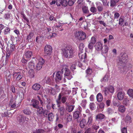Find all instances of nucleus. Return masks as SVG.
Instances as JSON below:
<instances>
[{"label":"nucleus","mask_w":133,"mask_h":133,"mask_svg":"<svg viewBox=\"0 0 133 133\" xmlns=\"http://www.w3.org/2000/svg\"><path fill=\"white\" fill-rule=\"evenodd\" d=\"M8 53H7L6 56V61H8V58L10 55V54L11 53L9 52L8 51Z\"/></svg>","instance_id":"774afa93"},{"label":"nucleus","mask_w":133,"mask_h":133,"mask_svg":"<svg viewBox=\"0 0 133 133\" xmlns=\"http://www.w3.org/2000/svg\"><path fill=\"white\" fill-rule=\"evenodd\" d=\"M96 38L94 36L92 37H91L90 43L94 44L96 43Z\"/></svg>","instance_id":"a18cd8bd"},{"label":"nucleus","mask_w":133,"mask_h":133,"mask_svg":"<svg viewBox=\"0 0 133 133\" xmlns=\"http://www.w3.org/2000/svg\"><path fill=\"white\" fill-rule=\"evenodd\" d=\"M95 48L96 50L97 51H101L103 48L102 44L101 42H97L95 44Z\"/></svg>","instance_id":"9b49d317"},{"label":"nucleus","mask_w":133,"mask_h":133,"mask_svg":"<svg viewBox=\"0 0 133 133\" xmlns=\"http://www.w3.org/2000/svg\"><path fill=\"white\" fill-rule=\"evenodd\" d=\"M62 103H64L67 100V98L65 96H63L61 98Z\"/></svg>","instance_id":"0e129e2a"},{"label":"nucleus","mask_w":133,"mask_h":133,"mask_svg":"<svg viewBox=\"0 0 133 133\" xmlns=\"http://www.w3.org/2000/svg\"><path fill=\"white\" fill-rule=\"evenodd\" d=\"M0 48L2 50H3L5 48V46L4 45L3 42L0 41Z\"/></svg>","instance_id":"6e6d98bb"},{"label":"nucleus","mask_w":133,"mask_h":133,"mask_svg":"<svg viewBox=\"0 0 133 133\" xmlns=\"http://www.w3.org/2000/svg\"><path fill=\"white\" fill-rule=\"evenodd\" d=\"M35 72L33 69H30L28 71L27 75L30 78H33L34 76Z\"/></svg>","instance_id":"dca6fc26"},{"label":"nucleus","mask_w":133,"mask_h":133,"mask_svg":"<svg viewBox=\"0 0 133 133\" xmlns=\"http://www.w3.org/2000/svg\"><path fill=\"white\" fill-rule=\"evenodd\" d=\"M87 78L88 79L89 82L90 83H93L94 82L93 81L92 79L94 77V76H91V77H87Z\"/></svg>","instance_id":"680f3d73"},{"label":"nucleus","mask_w":133,"mask_h":133,"mask_svg":"<svg viewBox=\"0 0 133 133\" xmlns=\"http://www.w3.org/2000/svg\"><path fill=\"white\" fill-rule=\"evenodd\" d=\"M62 0H56V3L57 5L59 6L62 5Z\"/></svg>","instance_id":"4d7b16f0"},{"label":"nucleus","mask_w":133,"mask_h":133,"mask_svg":"<svg viewBox=\"0 0 133 133\" xmlns=\"http://www.w3.org/2000/svg\"><path fill=\"white\" fill-rule=\"evenodd\" d=\"M93 131L92 129L91 128H88L85 131L87 133H94V132H92Z\"/></svg>","instance_id":"13d9d810"},{"label":"nucleus","mask_w":133,"mask_h":133,"mask_svg":"<svg viewBox=\"0 0 133 133\" xmlns=\"http://www.w3.org/2000/svg\"><path fill=\"white\" fill-rule=\"evenodd\" d=\"M87 124V122L86 120L85 119H83L81 121L79 124V125L81 128H83Z\"/></svg>","instance_id":"6ab92c4d"},{"label":"nucleus","mask_w":133,"mask_h":133,"mask_svg":"<svg viewBox=\"0 0 133 133\" xmlns=\"http://www.w3.org/2000/svg\"><path fill=\"white\" fill-rule=\"evenodd\" d=\"M104 48L101 50L102 53L103 54H105L107 53L108 52L109 48L107 45H104Z\"/></svg>","instance_id":"a878e982"},{"label":"nucleus","mask_w":133,"mask_h":133,"mask_svg":"<svg viewBox=\"0 0 133 133\" xmlns=\"http://www.w3.org/2000/svg\"><path fill=\"white\" fill-rule=\"evenodd\" d=\"M38 109L37 112H38V114H41L43 113L44 111L43 108L42 107H38L36 108Z\"/></svg>","instance_id":"cd10ccee"},{"label":"nucleus","mask_w":133,"mask_h":133,"mask_svg":"<svg viewBox=\"0 0 133 133\" xmlns=\"http://www.w3.org/2000/svg\"><path fill=\"white\" fill-rule=\"evenodd\" d=\"M82 10L84 14L89 13V11L88 10V8L86 6H84L82 7Z\"/></svg>","instance_id":"4c0bfd02"},{"label":"nucleus","mask_w":133,"mask_h":133,"mask_svg":"<svg viewBox=\"0 0 133 133\" xmlns=\"http://www.w3.org/2000/svg\"><path fill=\"white\" fill-rule=\"evenodd\" d=\"M6 82L7 83H9L10 82V81L11 80L10 74L7 76V75L6 76Z\"/></svg>","instance_id":"de8ad7c7"},{"label":"nucleus","mask_w":133,"mask_h":133,"mask_svg":"<svg viewBox=\"0 0 133 133\" xmlns=\"http://www.w3.org/2000/svg\"><path fill=\"white\" fill-rule=\"evenodd\" d=\"M39 102L37 100L33 99L31 101L30 105L32 106L33 108H37L39 106Z\"/></svg>","instance_id":"6e6552de"},{"label":"nucleus","mask_w":133,"mask_h":133,"mask_svg":"<svg viewBox=\"0 0 133 133\" xmlns=\"http://www.w3.org/2000/svg\"><path fill=\"white\" fill-rule=\"evenodd\" d=\"M121 104L120 102L117 99H116L115 100H114L113 101V105L116 107H118Z\"/></svg>","instance_id":"72a5a7b5"},{"label":"nucleus","mask_w":133,"mask_h":133,"mask_svg":"<svg viewBox=\"0 0 133 133\" xmlns=\"http://www.w3.org/2000/svg\"><path fill=\"white\" fill-rule=\"evenodd\" d=\"M85 72L87 74L86 77H88L89 78L91 77L92 73V70L90 68H88L85 71Z\"/></svg>","instance_id":"4468645a"},{"label":"nucleus","mask_w":133,"mask_h":133,"mask_svg":"<svg viewBox=\"0 0 133 133\" xmlns=\"http://www.w3.org/2000/svg\"><path fill=\"white\" fill-rule=\"evenodd\" d=\"M105 117L104 115L102 114H99L97 115L96 117V120H101L104 119Z\"/></svg>","instance_id":"a211bd4d"},{"label":"nucleus","mask_w":133,"mask_h":133,"mask_svg":"<svg viewBox=\"0 0 133 133\" xmlns=\"http://www.w3.org/2000/svg\"><path fill=\"white\" fill-rule=\"evenodd\" d=\"M44 130L42 129H37L35 131H34L33 133H43L44 132Z\"/></svg>","instance_id":"ea45409f"},{"label":"nucleus","mask_w":133,"mask_h":133,"mask_svg":"<svg viewBox=\"0 0 133 133\" xmlns=\"http://www.w3.org/2000/svg\"><path fill=\"white\" fill-rule=\"evenodd\" d=\"M68 4L67 1L66 0H63L62 1V5L64 6H66Z\"/></svg>","instance_id":"864d4df0"},{"label":"nucleus","mask_w":133,"mask_h":133,"mask_svg":"<svg viewBox=\"0 0 133 133\" xmlns=\"http://www.w3.org/2000/svg\"><path fill=\"white\" fill-rule=\"evenodd\" d=\"M44 98L46 99V102L47 103V106H50L49 104L51 102V99L49 96H47L46 95H44Z\"/></svg>","instance_id":"7c9ffc66"},{"label":"nucleus","mask_w":133,"mask_h":133,"mask_svg":"<svg viewBox=\"0 0 133 133\" xmlns=\"http://www.w3.org/2000/svg\"><path fill=\"white\" fill-rule=\"evenodd\" d=\"M75 36L76 37L81 40H84L86 37L85 33L82 31L76 32L75 34Z\"/></svg>","instance_id":"7ed1b4c3"},{"label":"nucleus","mask_w":133,"mask_h":133,"mask_svg":"<svg viewBox=\"0 0 133 133\" xmlns=\"http://www.w3.org/2000/svg\"><path fill=\"white\" fill-rule=\"evenodd\" d=\"M74 108V105H71L69 106L66 109H67L68 111L69 112H70L72 111Z\"/></svg>","instance_id":"8fccbe9b"},{"label":"nucleus","mask_w":133,"mask_h":133,"mask_svg":"<svg viewBox=\"0 0 133 133\" xmlns=\"http://www.w3.org/2000/svg\"><path fill=\"white\" fill-rule=\"evenodd\" d=\"M51 79L49 77H45L42 80V82L44 83H49L50 82Z\"/></svg>","instance_id":"5701e85b"},{"label":"nucleus","mask_w":133,"mask_h":133,"mask_svg":"<svg viewBox=\"0 0 133 133\" xmlns=\"http://www.w3.org/2000/svg\"><path fill=\"white\" fill-rule=\"evenodd\" d=\"M57 35L55 33H52L51 36L48 35L47 36V38L48 39H50L52 38L55 37Z\"/></svg>","instance_id":"603ef678"},{"label":"nucleus","mask_w":133,"mask_h":133,"mask_svg":"<svg viewBox=\"0 0 133 133\" xmlns=\"http://www.w3.org/2000/svg\"><path fill=\"white\" fill-rule=\"evenodd\" d=\"M21 15L22 16V17L24 20L26 21L27 23L29 24V20L26 17L25 14L23 12H22Z\"/></svg>","instance_id":"79ce46f5"},{"label":"nucleus","mask_w":133,"mask_h":133,"mask_svg":"<svg viewBox=\"0 0 133 133\" xmlns=\"http://www.w3.org/2000/svg\"><path fill=\"white\" fill-rule=\"evenodd\" d=\"M34 35V34L33 31H31V32L29 33L28 35L27 36L26 40L29 41L30 39H31L32 37H33Z\"/></svg>","instance_id":"c85d7f7f"},{"label":"nucleus","mask_w":133,"mask_h":133,"mask_svg":"<svg viewBox=\"0 0 133 133\" xmlns=\"http://www.w3.org/2000/svg\"><path fill=\"white\" fill-rule=\"evenodd\" d=\"M54 117L53 114L52 112L50 113L48 115V118L49 121H51L52 120V119Z\"/></svg>","instance_id":"c9c22d12"},{"label":"nucleus","mask_w":133,"mask_h":133,"mask_svg":"<svg viewBox=\"0 0 133 133\" xmlns=\"http://www.w3.org/2000/svg\"><path fill=\"white\" fill-rule=\"evenodd\" d=\"M28 66L29 68L30 69H35V68L36 65L34 62L33 61H31L28 62Z\"/></svg>","instance_id":"2eb2a0df"},{"label":"nucleus","mask_w":133,"mask_h":133,"mask_svg":"<svg viewBox=\"0 0 133 133\" xmlns=\"http://www.w3.org/2000/svg\"><path fill=\"white\" fill-rule=\"evenodd\" d=\"M10 30L9 28L6 27L4 31V35H6L10 33Z\"/></svg>","instance_id":"a19ab883"},{"label":"nucleus","mask_w":133,"mask_h":133,"mask_svg":"<svg viewBox=\"0 0 133 133\" xmlns=\"http://www.w3.org/2000/svg\"><path fill=\"white\" fill-rule=\"evenodd\" d=\"M127 94L129 95L131 97H132L133 98V90L130 89H129L127 92Z\"/></svg>","instance_id":"f704fd0d"},{"label":"nucleus","mask_w":133,"mask_h":133,"mask_svg":"<svg viewBox=\"0 0 133 133\" xmlns=\"http://www.w3.org/2000/svg\"><path fill=\"white\" fill-rule=\"evenodd\" d=\"M97 8L99 12L102 11L103 9V7L101 4L99 3L97 5Z\"/></svg>","instance_id":"473e14b6"},{"label":"nucleus","mask_w":133,"mask_h":133,"mask_svg":"<svg viewBox=\"0 0 133 133\" xmlns=\"http://www.w3.org/2000/svg\"><path fill=\"white\" fill-rule=\"evenodd\" d=\"M32 55V52L30 51H25L24 52L23 56L26 59H30Z\"/></svg>","instance_id":"f8f14e48"},{"label":"nucleus","mask_w":133,"mask_h":133,"mask_svg":"<svg viewBox=\"0 0 133 133\" xmlns=\"http://www.w3.org/2000/svg\"><path fill=\"white\" fill-rule=\"evenodd\" d=\"M80 113L79 111H76L73 114V117L76 119L80 117Z\"/></svg>","instance_id":"b1692460"},{"label":"nucleus","mask_w":133,"mask_h":133,"mask_svg":"<svg viewBox=\"0 0 133 133\" xmlns=\"http://www.w3.org/2000/svg\"><path fill=\"white\" fill-rule=\"evenodd\" d=\"M109 78V74H106L103 78L101 80V82L103 83L107 82L108 81V79Z\"/></svg>","instance_id":"4be33fe9"},{"label":"nucleus","mask_w":133,"mask_h":133,"mask_svg":"<svg viewBox=\"0 0 133 133\" xmlns=\"http://www.w3.org/2000/svg\"><path fill=\"white\" fill-rule=\"evenodd\" d=\"M90 11L93 13L96 12V9L94 7H91L90 8Z\"/></svg>","instance_id":"bf43d9fd"},{"label":"nucleus","mask_w":133,"mask_h":133,"mask_svg":"<svg viewBox=\"0 0 133 133\" xmlns=\"http://www.w3.org/2000/svg\"><path fill=\"white\" fill-rule=\"evenodd\" d=\"M23 112L25 115H30L31 113L30 110H29L28 108H26L22 111Z\"/></svg>","instance_id":"393cba45"},{"label":"nucleus","mask_w":133,"mask_h":133,"mask_svg":"<svg viewBox=\"0 0 133 133\" xmlns=\"http://www.w3.org/2000/svg\"><path fill=\"white\" fill-rule=\"evenodd\" d=\"M110 2V6L112 7H114L116 5V3L113 0H111Z\"/></svg>","instance_id":"338daca9"},{"label":"nucleus","mask_w":133,"mask_h":133,"mask_svg":"<svg viewBox=\"0 0 133 133\" xmlns=\"http://www.w3.org/2000/svg\"><path fill=\"white\" fill-rule=\"evenodd\" d=\"M66 94V93L65 91L64 92H61L60 93L58 96V100H61V99L62 96H63Z\"/></svg>","instance_id":"37998d69"},{"label":"nucleus","mask_w":133,"mask_h":133,"mask_svg":"<svg viewBox=\"0 0 133 133\" xmlns=\"http://www.w3.org/2000/svg\"><path fill=\"white\" fill-rule=\"evenodd\" d=\"M125 119V122L127 123H128L129 122H130L131 121V117L128 115L126 116Z\"/></svg>","instance_id":"58836bf2"},{"label":"nucleus","mask_w":133,"mask_h":133,"mask_svg":"<svg viewBox=\"0 0 133 133\" xmlns=\"http://www.w3.org/2000/svg\"><path fill=\"white\" fill-rule=\"evenodd\" d=\"M12 74L13 77L16 78V81L19 80L23 77L22 73L20 72H14Z\"/></svg>","instance_id":"0eeeda50"},{"label":"nucleus","mask_w":133,"mask_h":133,"mask_svg":"<svg viewBox=\"0 0 133 133\" xmlns=\"http://www.w3.org/2000/svg\"><path fill=\"white\" fill-rule=\"evenodd\" d=\"M96 98L98 102H101L103 99L102 94L100 93L98 94Z\"/></svg>","instance_id":"bb28decb"},{"label":"nucleus","mask_w":133,"mask_h":133,"mask_svg":"<svg viewBox=\"0 0 133 133\" xmlns=\"http://www.w3.org/2000/svg\"><path fill=\"white\" fill-rule=\"evenodd\" d=\"M107 88L108 92L109 91L111 93H113L114 92V89L112 86H110L109 88Z\"/></svg>","instance_id":"09e8293b"},{"label":"nucleus","mask_w":133,"mask_h":133,"mask_svg":"<svg viewBox=\"0 0 133 133\" xmlns=\"http://www.w3.org/2000/svg\"><path fill=\"white\" fill-rule=\"evenodd\" d=\"M92 120V118L91 116L90 117L88 118V120L87 123V124L89 125L91 124Z\"/></svg>","instance_id":"5fc2aeb1"},{"label":"nucleus","mask_w":133,"mask_h":133,"mask_svg":"<svg viewBox=\"0 0 133 133\" xmlns=\"http://www.w3.org/2000/svg\"><path fill=\"white\" fill-rule=\"evenodd\" d=\"M25 59V57L23 56L21 60V62L23 64L26 63L27 62L29 61V60L28 59Z\"/></svg>","instance_id":"49530a36"},{"label":"nucleus","mask_w":133,"mask_h":133,"mask_svg":"<svg viewBox=\"0 0 133 133\" xmlns=\"http://www.w3.org/2000/svg\"><path fill=\"white\" fill-rule=\"evenodd\" d=\"M90 108L92 110H94L95 109V104L94 103H91L90 104Z\"/></svg>","instance_id":"052dcab7"},{"label":"nucleus","mask_w":133,"mask_h":133,"mask_svg":"<svg viewBox=\"0 0 133 133\" xmlns=\"http://www.w3.org/2000/svg\"><path fill=\"white\" fill-rule=\"evenodd\" d=\"M118 110L120 112L123 113L125 111V108L124 106L123 105H121L119 107Z\"/></svg>","instance_id":"2f4dec72"},{"label":"nucleus","mask_w":133,"mask_h":133,"mask_svg":"<svg viewBox=\"0 0 133 133\" xmlns=\"http://www.w3.org/2000/svg\"><path fill=\"white\" fill-rule=\"evenodd\" d=\"M8 47L6 48V50L7 51H9L10 53H12L15 51L16 48L14 44L12 43V44H10L9 47L8 44Z\"/></svg>","instance_id":"1a4fd4ad"},{"label":"nucleus","mask_w":133,"mask_h":133,"mask_svg":"<svg viewBox=\"0 0 133 133\" xmlns=\"http://www.w3.org/2000/svg\"><path fill=\"white\" fill-rule=\"evenodd\" d=\"M26 117L22 115H20L17 117V119L21 124H23L25 121Z\"/></svg>","instance_id":"9d476101"},{"label":"nucleus","mask_w":133,"mask_h":133,"mask_svg":"<svg viewBox=\"0 0 133 133\" xmlns=\"http://www.w3.org/2000/svg\"><path fill=\"white\" fill-rule=\"evenodd\" d=\"M49 92L51 94L55 95V90L52 88L49 90Z\"/></svg>","instance_id":"e2e57ef3"},{"label":"nucleus","mask_w":133,"mask_h":133,"mask_svg":"<svg viewBox=\"0 0 133 133\" xmlns=\"http://www.w3.org/2000/svg\"><path fill=\"white\" fill-rule=\"evenodd\" d=\"M61 50L62 56L66 58H72L75 55L76 50L71 45H63L62 46Z\"/></svg>","instance_id":"f257e3e1"},{"label":"nucleus","mask_w":133,"mask_h":133,"mask_svg":"<svg viewBox=\"0 0 133 133\" xmlns=\"http://www.w3.org/2000/svg\"><path fill=\"white\" fill-rule=\"evenodd\" d=\"M124 18L121 17L119 19V24L121 26H122L123 24L124 21Z\"/></svg>","instance_id":"3c124183"},{"label":"nucleus","mask_w":133,"mask_h":133,"mask_svg":"<svg viewBox=\"0 0 133 133\" xmlns=\"http://www.w3.org/2000/svg\"><path fill=\"white\" fill-rule=\"evenodd\" d=\"M62 72H64V76L68 79L70 80L72 78L70 71L68 68V66L66 65H63L62 69L61 70Z\"/></svg>","instance_id":"f03ea898"},{"label":"nucleus","mask_w":133,"mask_h":133,"mask_svg":"<svg viewBox=\"0 0 133 133\" xmlns=\"http://www.w3.org/2000/svg\"><path fill=\"white\" fill-rule=\"evenodd\" d=\"M58 110L60 112L61 116H63L64 114V111L65 110V109L64 107H60L58 109Z\"/></svg>","instance_id":"c756f323"},{"label":"nucleus","mask_w":133,"mask_h":133,"mask_svg":"<svg viewBox=\"0 0 133 133\" xmlns=\"http://www.w3.org/2000/svg\"><path fill=\"white\" fill-rule=\"evenodd\" d=\"M124 93L123 92H119L117 94V97L118 100H122L124 98Z\"/></svg>","instance_id":"f3484780"},{"label":"nucleus","mask_w":133,"mask_h":133,"mask_svg":"<svg viewBox=\"0 0 133 133\" xmlns=\"http://www.w3.org/2000/svg\"><path fill=\"white\" fill-rule=\"evenodd\" d=\"M129 100L127 98H125L123 101V104L125 105H127V102Z\"/></svg>","instance_id":"69168bd1"},{"label":"nucleus","mask_w":133,"mask_h":133,"mask_svg":"<svg viewBox=\"0 0 133 133\" xmlns=\"http://www.w3.org/2000/svg\"><path fill=\"white\" fill-rule=\"evenodd\" d=\"M10 13L9 12L6 13L4 15V17L5 19H8L10 18Z\"/></svg>","instance_id":"c03bdc74"},{"label":"nucleus","mask_w":133,"mask_h":133,"mask_svg":"<svg viewBox=\"0 0 133 133\" xmlns=\"http://www.w3.org/2000/svg\"><path fill=\"white\" fill-rule=\"evenodd\" d=\"M63 72L62 71H57L55 77V80L56 82L57 83L61 80L63 77Z\"/></svg>","instance_id":"423d86ee"},{"label":"nucleus","mask_w":133,"mask_h":133,"mask_svg":"<svg viewBox=\"0 0 133 133\" xmlns=\"http://www.w3.org/2000/svg\"><path fill=\"white\" fill-rule=\"evenodd\" d=\"M52 50V47L51 45H46L44 48V54L46 55L50 56Z\"/></svg>","instance_id":"20e7f679"},{"label":"nucleus","mask_w":133,"mask_h":133,"mask_svg":"<svg viewBox=\"0 0 133 133\" xmlns=\"http://www.w3.org/2000/svg\"><path fill=\"white\" fill-rule=\"evenodd\" d=\"M32 87L34 90H38L40 89L41 85L39 84H34L32 85Z\"/></svg>","instance_id":"412c9836"},{"label":"nucleus","mask_w":133,"mask_h":133,"mask_svg":"<svg viewBox=\"0 0 133 133\" xmlns=\"http://www.w3.org/2000/svg\"><path fill=\"white\" fill-rule=\"evenodd\" d=\"M127 58L124 56H122L121 57L118 62L119 65L120 66L123 65V64L125 63L127 61Z\"/></svg>","instance_id":"ddd939ff"},{"label":"nucleus","mask_w":133,"mask_h":133,"mask_svg":"<svg viewBox=\"0 0 133 133\" xmlns=\"http://www.w3.org/2000/svg\"><path fill=\"white\" fill-rule=\"evenodd\" d=\"M45 63L44 59L42 58H40L36 66V69L37 71L40 70L42 68Z\"/></svg>","instance_id":"39448f33"},{"label":"nucleus","mask_w":133,"mask_h":133,"mask_svg":"<svg viewBox=\"0 0 133 133\" xmlns=\"http://www.w3.org/2000/svg\"><path fill=\"white\" fill-rule=\"evenodd\" d=\"M78 56L79 58L81 60L85 59L87 57L86 54L85 53L81 52L78 53Z\"/></svg>","instance_id":"aec40b11"},{"label":"nucleus","mask_w":133,"mask_h":133,"mask_svg":"<svg viewBox=\"0 0 133 133\" xmlns=\"http://www.w3.org/2000/svg\"><path fill=\"white\" fill-rule=\"evenodd\" d=\"M11 115V114L9 113H8L7 112H4L2 114V116L3 117H5L8 116L9 117H10Z\"/></svg>","instance_id":"e433bc0d"}]
</instances>
